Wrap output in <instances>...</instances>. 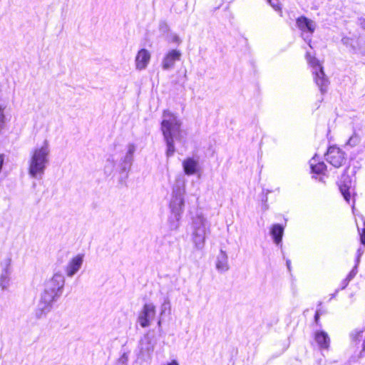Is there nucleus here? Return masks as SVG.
Returning a JSON list of instances; mask_svg holds the SVG:
<instances>
[{
	"label": "nucleus",
	"mask_w": 365,
	"mask_h": 365,
	"mask_svg": "<svg viewBox=\"0 0 365 365\" xmlns=\"http://www.w3.org/2000/svg\"><path fill=\"white\" fill-rule=\"evenodd\" d=\"M155 345L156 341L153 336H151L149 332L144 334L138 342V357L143 359H150L154 351Z\"/></svg>",
	"instance_id": "obj_7"
},
{
	"label": "nucleus",
	"mask_w": 365,
	"mask_h": 365,
	"mask_svg": "<svg viewBox=\"0 0 365 365\" xmlns=\"http://www.w3.org/2000/svg\"><path fill=\"white\" fill-rule=\"evenodd\" d=\"M364 336V330L362 329H355L350 334V337L353 341L359 342Z\"/></svg>",
	"instance_id": "obj_26"
},
{
	"label": "nucleus",
	"mask_w": 365,
	"mask_h": 365,
	"mask_svg": "<svg viewBox=\"0 0 365 365\" xmlns=\"http://www.w3.org/2000/svg\"><path fill=\"white\" fill-rule=\"evenodd\" d=\"M11 275L9 272H0V288L1 290H7L11 284Z\"/></svg>",
	"instance_id": "obj_23"
},
{
	"label": "nucleus",
	"mask_w": 365,
	"mask_h": 365,
	"mask_svg": "<svg viewBox=\"0 0 365 365\" xmlns=\"http://www.w3.org/2000/svg\"><path fill=\"white\" fill-rule=\"evenodd\" d=\"M326 160L334 168H340L346 162L345 153L339 148L331 146L326 154Z\"/></svg>",
	"instance_id": "obj_10"
},
{
	"label": "nucleus",
	"mask_w": 365,
	"mask_h": 365,
	"mask_svg": "<svg viewBox=\"0 0 365 365\" xmlns=\"http://www.w3.org/2000/svg\"><path fill=\"white\" fill-rule=\"evenodd\" d=\"M357 273V264L355 265V267L352 269V270L349 273L346 279H347L349 281H351L356 274Z\"/></svg>",
	"instance_id": "obj_35"
},
{
	"label": "nucleus",
	"mask_w": 365,
	"mask_h": 365,
	"mask_svg": "<svg viewBox=\"0 0 365 365\" xmlns=\"http://www.w3.org/2000/svg\"><path fill=\"white\" fill-rule=\"evenodd\" d=\"M358 52L365 55V41L359 40L358 42Z\"/></svg>",
	"instance_id": "obj_33"
},
{
	"label": "nucleus",
	"mask_w": 365,
	"mask_h": 365,
	"mask_svg": "<svg viewBox=\"0 0 365 365\" xmlns=\"http://www.w3.org/2000/svg\"><path fill=\"white\" fill-rule=\"evenodd\" d=\"M158 325L159 327L161 325V321H160H160H158Z\"/></svg>",
	"instance_id": "obj_43"
},
{
	"label": "nucleus",
	"mask_w": 365,
	"mask_h": 365,
	"mask_svg": "<svg viewBox=\"0 0 365 365\" xmlns=\"http://www.w3.org/2000/svg\"><path fill=\"white\" fill-rule=\"evenodd\" d=\"M128 361V356L126 353H124L121 356V357L119 359V363L122 364L123 365H126Z\"/></svg>",
	"instance_id": "obj_36"
},
{
	"label": "nucleus",
	"mask_w": 365,
	"mask_h": 365,
	"mask_svg": "<svg viewBox=\"0 0 365 365\" xmlns=\"http://www.w3.org/2000/svg\"><path fill=\"white\" fill-rule=\"evenodd\" d=\"M50 145L45 140L41 146L35 148L28 162V172L33 178H41L49 163Z\"/></svg>",
	"instance_id": "obj_3"
},
{
	"label": "nucleus",
	"mask_w": 365,
	"mask_h": 365,
	"mask_svg": "<svg viewBox=\"0 0 365 365\" xmlns=\"http://www.w3.org/2000/svg\"><path fill=\"white\" fill-rule=\"evenodd\" d=\"M156 314V307L151 303H145L138 313L137 322L141 327H148L155 319Z\"/></svg>",
	"instance_id": "obj_8"
},
{
	"label": "nucleus",
	"mask_w": 365,
	"mask_h": 365,
	"mask_svg": "<svg viewBox=\"0 0 365 365\" xmlns=\"http://www.w3.org/2000/svg\"><path fill=\"white\" fill-rule=\"evenodd\" d=\"M1 272L12 273L11 257L8 256L0 262Z\"/></svg>",
	"instance_id": "obj_24"
},
{
	"label": "nucleus",
	"mask_w": 365,
	"mask_h": 365,
	"mask_svg": "<svg viewBox=\"0 0 365 365\" xmlns=\"http://www.w3.org/2000/svg\"><path fill=\"white\" fill-rule=\"evenodd\" d=\"M350 281H349L347 279H344L342 282H341V289H345L348 284L349 283Z\"/></svg>",
	"instance_id": "obj_38"
},
{
	"label": "nucleus",
	"mask_w": 365,
	"mask_h": 365,
	"mask_svg": "<svg viewBox=\"0 0 365 365\" xmlns=\"http://www.w3.org/2000/svg\"><path fill=\"white\" fill-rule=\"evenodd\" d=\"M360 142V137L358 134L356 133H354V134L349 138L347 142V145H350L351 147H354L357 145Z\"/></svg>",
	"instance_id": "obj_29"
},
{
	"label": "nucleus",
	"mask_w": 365,
	"mask_h": 365,
	"mask_svg": "<svg viewBox=\"0 0 365 365\" xmlns=\"http://www.w3.org/2000/svg\"><path fill=\"white\" fill-rule=\"evenodd\" d=\"M181 125L182 122L175 114L168 110L163 111L161 130L167 145L168 158L173 156L175 152L174 140L181 141L183 138Z\"/></svg>",
	"instance_id": "obj_2"
},
{
	"label": "nucleus",
	"mask_w": 365,
	"mask_h": 365,
	"mask_svg": "<svg viewBox=\"0 0 365 365\" xmlns=\"http://www.w3.org/2000/svg\"><path fill=\"white\" fill-rule=\"evenodd\" d=\"M210 233V225L202 215H196L191 225V240L194 248L201 251L204 249L206 237Z\"/></svg>",
	"instance_id": "obj_4"
},
{
	"label": "nucleus",
	"mask_w": 365,
	"mask_h": 365,
	"mask_svg": "<svg viewBox=\"0 0 365 365\" xmlns=\"http://www.w3.org/2000/svg\"><path fill=\"white\" fill-rule=\"evenodd\" d=\"M309 164L312 173L316 174H323L327 169L325 163L324 162H317L316 157L310 160Z\"/></svg>",
	"instance_id": "obj_21"
},
{
	"label": "nucleus",
	"mask_w": 365,
	"mask_h": 365,
	"mask_svg": "<svg viewBox=\"0 0 365 365\" xmlns=\"http://www.w3.org/2000/svg\"><path fill=\"white\" fill-rule=\"evenodd\" d=\"M306 58L309 64L312 67V73L317 85L322 93H325L327 90L329 81L325 76L322 65L319 63V60L312 56L309 53H307Z\"/></svg>",
	"instance_id": "obj_6"
},
{
	"label": "nucleus",
	"mask_w": 365,
	"mask_h": 365,
	"mask_svg": "<svg viewBox=\"0 0 365 365\" xmlns=\"http://www.w3.org/2000/svg\"><path fill=\"white\" fill-rule=\"evenodd\" d=\"M159 29L162 34H169L170 27L165 21H161L159 24Z\"/></svg>",
	"instance_id": "obj_31"
},
{
	"label": "nucleus",
	"mask_w": 365,
	"mask_h": 365,
	"mask_svg": "<svg viewBox=\"0 0 365 365\" xmlns=\"http://www.w3.org/2000/svg\"><path fill=\"white\" fill-rule=\"evenodd\" d=\"M116 168V159L115 158V155L113 154H110L108 155L103 168V172L104 174L106 176L111 175L114 171L115 170Z\"/></svg>",
	"instance_id": "obj_20"
},
{
	"label": "nucleus",
	"mask_w": 365,
	"mask_h": 365,
	"mask_svg": "<svg viewBox=\"0 0 365 365\" xmlns=\"http://www.w3.org/2000/svg\"><path fill=\"white\" fill-rule=\"evenodd\" d=\"M287 267L289 271H291V261L289 259H287L286 262Z\"/></svg>",
	"instance_id": "obj_41"
},
{
	"label": "nucleus",
	"mask_w": 365,
	"mask_h": 365,
	"mask_svg": "<svg viewBox=\"0 0 365 365\" xmlns=\"http://www.w3.org/2000/svg\"><path fill=\"white\" fill-rule=\"evenodd\" d=\"M182 53L180 50L171 49L168 51L162 59L161 66L164 71H169L174 68L175 62L181 58Z\"/></svg>",
	"instance_id": "obj_12"
},
{
	"label": "nucleus",
	"mask_w": 365,
	"mask_h": 365,
	"mask_svg": "<svg viewBox=\"0 0 365 365\" xmlns=\"http://www.w3.org/2000/svg\"><path fill=\"white\" fill-rule=\"evenodd\" d=\"M358 231L360 235L361 243L365 246V222H364V227L362 229L358 227Z\"/></svg>",
	"instance_id": "obj_32"
},
{
	"label": "nucleus",
	"mask_w": 365,
	"mask_h": 365,
	"mask_svg": "<svg viewBox=\"0 0 365 365\" xmlns=\"http://www.w3.org/2000/svg\"><path fill=\"white\" fill-rule=\"evenodd\" d=\"M65 285L64 275L58 272L47 279L41 293L40 299L35 310L36 319L46 317L53 309V304L59 299L63 292Z\"/></svg>",
	"instance_id": "obj_1"
},
{
	"label": "nucleus",
	"mask_w": 365,
	"mask_h": 365,
	"mask_svg": "<svg viewBox=\"0 0 365 365\" xmlns=\"http://www.w3.org/2000/svg\"><path fill=\"white\" fill-rule=\"evenodd\" d=\"M364 252V249H361V248L358 249V250H357V254H358L357 264L359 263V257L363 255Z\"/></svg>",
	"instance_id": "obj_39"
},
{
	"label": "nucleus",
	"mask_w": 365,
	"mask_h": 365,
	"mask_svg": "<svg viewBox=\"0 0 365 365\" xmlns=\"http://www.w3.org/2000/svg\"><path fill=\"white\" fill-rule=\"evenodd\" d=\"M182 214L180 212H171L168 217V225L171 230H176L180 227Z\"/></svg>",
	"instance_id": "obj_22"
},
{
	"label": "nucleus",
	"mask_w": 365,
	"mask_h": 365,
	"mask_svg": "<svg viewBox=\"0 0 365 365\" xmlns=\"http://www.w3.org/2000/svg\"><path fill=\"white\" fill-rule=\"evenodd\" d=\"M215 267L216 269L221 273L225 272L230 269L227 255L222 250H220L217 257Z\"/></svg>",
	"instance_id": "obj_16"
},
{
	"label": "nucleus",
	"mask_w": 365,
	"mask_h": 365,
	"mask_svg": "<svg viewBox=\"0 0 365 365\" xmlns=\"http://www.w3.org/2000/svg\"><path fill=\"white\" fill-rule=\"evenodd\" d=\"M83 254H78L68 262L65 268L66 274L68 277H72L79 271L83 262Z\"/></svg>",
	"instance_id": "obj_13"
},
{
	"label": "nucleus",
	"mask_w": 365,
	"mask_h": 365,
	"mask_svg": "<svg viewBox=\"0 0 365 365\" xmlns=\"http://www.w3.org/2000/svg\"><path fill=\"white\" fill-rule=\"evenodd\" d=\"M284 230V227L279 224H274L270 228V235L273 238L274 242L277 245L282 246Z\"/></svg>",
	"instance_id": "obj_18"
},
{
	"label": "nucleus",
	"mask_w": 365,
	"mask_h": 365,
	"mask_svg": "<svg viewBox=\"0 0 365 365\" xmlns=\"http://www.w3.org/2000/svg\"><path fill=\"white\" fill-rule=\"evenodd\" d=\"M297 27L302 31V36L306 42H307L308 45L312 47V35L314 32L317 24L316 23L305 17L300 16L297 19L296 21Z\"/></svg>",
	"instance_id": "obj_9"
},
{
	"label": "nucleus",
	"mask_w": 365,
	"mask_h": 365,
	"mask_svg": "<svg viewBox=\"0 0 365 365\" xmlns=\"http://www.w3.org/2000/svg\"><path fill=\"white\" fill-rule=\"evenodd\" d=\"M358 24L365 30V19L364 18H359L358 19Z\"/></svg>",
	"instance_id": "obj_37"
},
{
	"label": "nucleus",
	"mask_w": 365,
	"mask_h": 365,
	"mask_svg": "<svg viewBox=\"0 0 365 365\" xmlns=\"http://www.w3.org/2000/svg\"><path fill=\"white\" fill-rule=\"evenodd\" d=\"M185 187V181L180 178H177L173 187L170 201L169 207L171 212H183Z\"/></svg>",
	"instance_id": "obj_5"
},
{
	"label": "nucleus",
	"mask_w": 365,
	"mask_h": 365,
	"mask_svg": "<svg viewBox=\"0 0 365 365\" xmlns=\"http://www.w3.org/2000/svg\"><path fill=\"white\" fill-rule=\"evenodd\" d=\"M182 167L186 175H195L199 170V161L194 158H187L183 160Z\"/></svg>",
	"instance_id": "obj_15"
},
{
	"label": "nucleus",
	"mask_w": 365,
	"mask_h": 365,
	"mask_svg": "<svg viewBox=\"0 0 365 365\" xmlns=\"http://www.w3.org/2000/svg\"><path fill=\"white\" fill-rule=\"evenodd\" d=\"M314 339L320 349H328L330 345V338L327 332L324 331H317Z\"/></svg>",
	"instance_id": "obj_19"
},
{
	"label": "nucleus",
	"mask_w": 365,
	"mask_h": 365,
	"mask_svg": "<svg viewBox=\"0 0 365 365\" xmlns=\"http://www.w3.org/2000/svg\"><path fill=\"white\" fill-rule=\"evenodd\" d=\"M168 309H170V300L168 299H165L161 306V312H160V314H163L165 312V310Z\"/></svg>",
	"instance_id": "obj_34"
},
{
	"label": "nucleus",
	"mask_w": 365,
	"mask_h": 365,
	"mask_svg": "<svg viewBox=\"0 0 365 365\" xmlns=\"http://www.w3.org/2000/svg\"><path fill=\"white\" fill-rule=\"evenodd\" d=\"M5 106L0 105V130L4 127L6 123V116L4 115Z\"/></svg>",
	"instance_id": "obj_30"
},
{
	"label": "nucleus",
	"mask_w": 365,
	"mask_h": 365,
	"mask_svg": "<svg viewBox=\"0 0 365 365\" xmlns=\"http://www.w3.org/2000/svg\"><path fill=\"white\" fill-rule=\"evenodd\" d=\"M136 150V146L133 143H129L127 145V150L125 154L120 158L118 168L120 173L127 172L130 170L133 162V155Z\"/></svg>",
	"instance_id": "obj_11"
},
{
	"label": "nucleus",
	"mask_w": 365,
	"mask_h": 365,
	"mask_svg": "<svg viewBox=\"0 0 365 365\" xmlns=\"http://www.w3.org/2000/svg\"><path fill=\"white\" fill-rule=\"evenodd\" d=\"M167 365H179L176 360H173L171 362L168 363Z\"/></svg>",
	"instance_id": "obj_42"
},
{
	"label": "nucleus",
	"mask_w": 365,
	"mask_h": 365,
	"mask_svg": "<svg viewBox=\"0 0 365 365\" xmlns=\"http://www.w3.org/2000/svg\"><path fill=\"white\" fill-rule=\"evenodd\" d=\"M319 319V313L318 311H317L315 316H314V320L317 324L318 323Z\"/></svg>",
	"instance_id": "obj_40"
},
{
	"label": "nucleus",
	"mask_w": 365,
	"mask_h": 365,
	"mask_svg": "<svg viewBox=\"0 0 365 365\" xmlns=\"http://www.w3.org/2000/svg\"><path fill=\"white\" fill-rule=\"evenodd\" d=\"M150 53L147 49H140L138 52L135 59L136 69L139 71L144 70L148 66L150 61Z\"/></svg>",
	"instance_id": "obj_14"
},
{
	"label": "nucleus",
	"mask_w": 365,
	"mask_h": 365,
	"mask_svg": "<svg viewBox=\"0 0 365 365\" xmlns=\"http://www.w3.org/2000/svg\"><path fill=\"white\" fill-rule=\"evenodd\" d=\"M269 5L277 11L279 15L282 16V5L279 0H267Z\"/></svg>",
	"instance_id": "obj_28"
},
{
	"label": "nucleus",
	"mask_w": 365,
	"mask_h": 365,
	"mask_svg": "<svg viewBox=\"0 0 365 365\" xmlns=\"http://www.w3.org/2000/svg\"><path fill=\"white\" fill-rule=\"evenodd\" d=\"M165 39L169 43H174L178 45H180L182 42L180 38L177 34L175 33H169L166 35Z\"/></svg>",
	"instance_id": "obj_27"
},
{
	"label": "nucleus",
	"mask_w": 365,
	"mask_h": 365,
	"mask_svg": "<svg viewBox=\"0 0 365 365\" xmlns=\"http://www.w3.org/2000/svg\"><path fill=\"white\" fill-rule=\"evenodd\" d=\"M351 181L349 179V176L343 177L340 184H339V190L343 195L344 198L346 202H349L351 198Z\"/></svg>",
	"instance_id": "obj_17"
},
{
	"label": "nucleus",
	"mask_w": 365,
	"mask_h": 365,
	"mask_svg": "<svg viewBox=\"0 0 365 365\" xmlns=\"http://www.w3.org/2000/svg\"><path fill=\"white\" fill-rule=\"evenodd\" d=\"M341 43L346 46L351 47L354 53H358V45L354 44V40L351 38L344 36L341 38Z\"/></svg>",
	"instance_id": "obj_25"
}]
</instances>
